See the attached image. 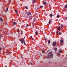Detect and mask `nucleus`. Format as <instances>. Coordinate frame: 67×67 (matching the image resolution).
<instances>
[{"label":"nucleus","instance_id":"f257e3e1","mask_svg":"<svg viewBox=\"0 0 67 67\" xmlns=\"http://www.w3.org/2000/svg\"><path fill=\"white\" fill-rule=\"evenodd\" d=\"M25 38V37H24L23 39H23H20V41L21 42V43L23 44V43L24 44V45H26V43H25V41H24V39Z\"/></svg>","mask_w":67,"mask_h":67},{"label":"nucleus","instance_id":"f03ea898","mask_svg":"<svg viewBox=\"0 0 67 67\" xmlns=\"http://www.w3.org/2000/svg\"><path fill=\"white\" fill-rule=\"evenodd\" d=\"M27 14L28 16L31 15L32 14L31 12H26L25 13V14Z\"/></svg>","mask_w":67,"mask_h":67},{"label":"nucleus","instance_id":"7ed1b4c3","mask_svg":"<svg viewBox=\"0 0 67 67\" xmlns=\"http://www.w3.org/2000/svg\"><path fill=\"white\" fill-rule=\"evenodd\" d=\"M57 43H56V42L55 41L54 42L53 44H52V45L53 46H55L56 45V44H57Z\"/></svg>","mask_w":67,"mask_h":67},{"label":"nucleus","instance_id":"20e7f679","mask_svg":"<svg viewBox=\"0 0 67 67\" xmlns=\"http://www.w3.org/2000/svg\"><path fill=\"white\" fill-rule=\"evenodd\" d=\"M49 54H51V55H50L51 56V57H53V54H52V51H51V52H50L49 53Z\"/></svg>","mask_w":67,"mask_h":67},{"label":"nucleus","instance_id":"39448f33","mask_svg":"<svg viewBox=\"0 0 67 67\" xmlns=\"http://www.w3.org/2000/svg\"><path fill=\"white\" fill-rule=\"evenodd\" d=\"M64 42V40H61L60 41V43H61V45H63V43Z\"/></svg>","mask_w":67,"mask_h":67},{"label":"nucleus","instance_id":"423d86ee","mask_svg":"<svg viewBox=\"0 0 67 67\" xmlns=\"http://www.w3.org/2000/svg\"><path fill=\"white\" fill-rule=\"evenodd\" d=\"M16 23H17L16 22H13V25H16Z\"/></svg>","mask_w":67,"mask_h":67},{"label":"nucleus","instance_id":"0eeeda50","mask_svg":"<svg viewBox=\"0 0 67 67\" xmlns=\"http://www.w3.org/2000/svg\"><path fill=\"white\" fill-rule=\"evenodd\" d=\"M35 35H38V32L37 31H36L35 32Z\"/></svg>","mask_w":67,"mask_h":67},{"label":"nucleus","instance_id":"6e6552de","mask_svg":"<svg viewBox=\"0 0 67 67\" xmlns=\"http://www.w3.org/2000/svg\"><path fill=\"white\" fill-rule=\"evenodd\" d=\"M60 29H61L60 27H58V28H57L58 30H60Z\"/></svg>","mask_w":67,"mask_h":67},{"label":"nucleus","instance_id":"1a4fd4ad","mask_svg":"<svg viewBox=\"0 0 67 67\" xmlns=\"http://www.w3.org/2000/svg\"><path fill=\"white\" fill-rule=\"evenodd\" d=\"M51 56H50V55H49L46 57V58H47L48 59Z\"/></svg>","mask_w":67,"mask_h":67},{"label":"nucleus","instance_id":"9d476101","mask_svg":"<svg viewBox=\"0 0 67 67\" xmlns=\"http://www.w3.org/2000/svg\"><path fill=\"white\" fill-rule=\"evenodd\" d=\"M32 18H33V16H30L29 17V19H32Z\"/></svg>","mask_w":67,"mask_h":67},{"label":"nucleus","instance_id":"9b49d317","mask_svg":"<svg viewBox=\"0 0 67 67\" xmlns=\"http://www.w3.org/2000/svg\"><path fill=\"white\" fill-rule=\"evenodd\" d=\"M58 34H59V35H61V34H62V33L60 32H58Z\"/></svg>","mask_w":67,"mask_h":67},{"label":"nucleus","instance_id":"f8f14e48","mask_svg":"<svg viewBox=\"0 0 67 67\" xmlns=\"http://www.w3.org/2000/svg\"><path fill=\"white\" fill-rule=\"evenodd\" d=\"M43 4H44V5H46V2H43Z\"/></svg>","mask_w":67,"mask_h":67},{"label":"nucleus","instance_id":"ddd939ff","mask_svg":"<svg viewBox=\"0 0 67 67\" xmlns=\"http://www.w3.org/2000/svg\"><path fill=\"white\" fill-rule=\"evenodd\" d=\"M9 9V8L8 7L6 9V10L5 11V12H7V11H8V9Z\"/></svg>","mask_w":67,"mask_h":67},{"label":"nucleus","instance_id":"4468645a","mask_svg":"<svg viewBox=\"0 0 67 67\" xmlns=\"http://www.w3.org/2000/svg\"><path fill=\"white\" fill-rule=\"evenodd\" d=\"M60 26L62 28L63 27V25L62 24H61Z\"/></svg>","mask_w":67,"mask_h":67},{"label":"nucleus","instance_id":"2eb2a0df","mask_svg":"<svg viewBox=\"0 0 67 67\" xmlns=\"http://www.w3.org/2000/svg\"><path fill=\"white\" fill-rule=\"evenodd\" d=\"M50 42H51V40H49L48 41V44H50Z\"/></svg>","mask_w":67,"mask_h":67},{"label":"nucleus","instance_id":"dca6fc26","mask_svg":"<svg viewBox=\"0 0 67 67\" xmlns=\"http://www.w3.org/2000/svg\"><path fill=\"white\" fill-rule=\"evenodd\" d=\"M0 20L1 21H3V19H2V18L1 17H0Z\"/></svg>","mask_w":67,"mask_h":67},{"label":"nucleus","instance_id":"f3484780","mask_svg":"<svg viewBox=\"0 0 67 67\" xmlns=\"http://www.w3.org/2000/svg\"><path fill=\"white\" fill-rule=\"evenodd\" d=\"M65 8H67V4L65 5Z\"/></svg>","mask_w":67,"mask_h":67},{"label":"nucleus","instance_id":"a211bd4d","mask_svg":"<svg viewBox=\"0 0 67 67\" xmlns=\"http://www.w3.org/2000/svg\"><path fill=\"white\" fill-rule=\"evenodd\" d=\"M15 12H16V13L17 14H18V11L17 10H15Z\"/></svg>","mask_w":67,"mask_h":67},{"label":"nucleus","instance_id":"6ab92c4d","mask_svg":"<svg viewBox=\"0 0 67 67\" xmlns=\"http://www.w3.org/2000/svg\"><path fill=\"white\" fill-rule=\"evenodd\" d=\"M50 15L51 17H52V16H53V14H50Z\"/></svg>","mask_w":67,"mask_h":67},{"label":"nucleus","instance_id":"aec40b11","mask_svg":"<svg viewBox=\"0 0 67 67\" xmlns=\"http://www.w3.org/2000/svg\"><path fill=\"white\" fill-rule=\"evenodd\" d=\"M51 20H49V22L48 23L49 24H50L51 23Z\"/></svg>","mask_w":67,"mask_h":67},{"label":"nucleus","instance_id":"412c9836","mask_svg":"<svg viewBox=\"0 0 67 67\" xmlns=\"http://www.w3.org/2000/svg\"><path fill=\"white\" fill-rule=\"evenodd\" d=\"M30 38H32V39L33 40H34V39H33V37H32V36H30Z\"/></svg>","mask_w":67,"mask_h":67},{"label":"nucleus","instance_id":"4be33fe9","mask_svg":"<svg viewBox=\"0 0 67 67\" xmlns=\"http://www.w3.org/2000/svg\"><path fill=\"white\" fill-rule=\"evenodd\" d=\"M17 32L18 33H19V29H17Z\"/></svg>","mask_w":67,"mask_h":67},{"label":"nucleus","instance_id":"5701e85b","mask_svg":"<svg viewBox=\"0 0 67 67\" xmlns=\"http://www.w3.org/2000/svg\"><path fill=\"white\" fill-rule=\"evenodd\" d=\"M24 7L25 8V9H28V8H27V6H25Z\"/></svg>","mask_w":67,"mask_h":67},{"label":"nucleus","instance_id":"b1692460","mask_svg":"<svg viewBox=\"0 0 67 67\" xmlns=\"http://www.w3.org/2000/svg\"><path fill=\"white\" fill-rule=\"evenodd\" d=\"M33 2L34 3H35V2H36V0H34Z\"/></svg>","mask_w":67,"mask_h":67},{"label":"nucleus","instance_id":"393cba45","mask_svg":"<svg viewBox=\"0 0 67 67\" xmlns=\"http://www.w3.org/2000/svg\"><path fill=\"white\" fill-rule=\"evenodd\" d=\"M54 50L55 51H57V48H54Z\"/></svg>","mask_w":67,"mask_h":67},{"label":"nucleus","instance_id":"a878e982","mask_svg":"<svg viewBox=\"0 0 67 67\" xmlns=\"http://www.w3.org/2000/svg\"><path fill=\"white\" fill-rule=\"evenodd\" d=\"M59 52L60 53H61L62 52V51H61V50H59Z\"/></svg>","mask_w":67,"mask_h":67},{"label":"nucleus","instance_id":"bb28decb","mask_svg":"<svg viewBox=\"0 0 67 67\" xmlns=\"http://www.w3.org/2000/svg\"><path fill=\"white\" fill-rule=\"evenodd\" d=\"M59 15H57V18H59Z\"/></svg>","mask_w":67,"mask_h":67},{"label":"nucleus","instance_id":"cd10ccee","mask_svg":"<svg viewBox=\"0 0 67 67\" xmlns=\"http://www.w3.org/2000/svg\"><path fill=\"white\" fill-rule=\"evenodd\" d=\"M40 8H43V6H40Z\"/></svg>","mask_w":67,"mask_h":67},{"label":"nucleus","instance_id":"c85d7f7f","mask_svg":"<svg viewBox=\"0 0 67 67\" xmlns=\"http://www.w3.org/2000/svg\"><path fill=\"white\" fill-rule=\"evenodd\" d=\"M45 52V51L44 50H43L42 52V53H44V52Z\"/></svg>","mask_w":67,"mask_h":67},{"label":"nucleus","instance_id":"c756f323","mask_svg":"<svg viewBox=\"0 0 67 67\" xmlns=\"http://www.w3.org/2000/svg\"><path fill=\"white\" fill-rule=\"evenodd\" d=\"M6 53H10V52L8 51V52H6Z\"/></svg>","mask_w":67,"mask_h":67},{"label":"nucleus","instance_id":"7c9ffc66","mask_svg":"<svg viewBox=\"0 0 67 67\" xmlns=\"http://www.w3.org/2000/svg\"><path fill=\"white\" fill-rule=\"evenodd\" d=\"M30 63L31 65H33V64H32V63L30 62Z\"/></svg>","mask_w":67,"mask_h":67},{"label":"nucleus","instance_id":"2f4dec72","mask_svg":"<svg viewBox=\"0 0 67 67\" xmlns=\"http://www.w3.org/2000/svg\"><path fill=\"white\" fill-rule=\"evenodd\" d=\"M44 40H45V41H46V40H47V39L46 38H44Z\"/></svg>","mask_w":67,"mask_h":67},{"label":"nucleus","instance_id":"473e14b6","mask_svg":"<svg viewBox=\"0 0 67 67\" xmlns=\"http://www.w3.org/2000/svg\"><path fill=\"white\" fill-rule=\"evenodd\" d=\"M27 26H29V25H28V24L26 25V27H27Z\"/></svg>","mask_w":67,"mask_h":67},{"label":"nucleus","instance_id":"72a5a7b5","mask_svg":"<svg viewBox=\"0 0 67 67\" xmlns=\"http://www.w3.org/2000/svg\"><path fill=\"white\" fill-rule=\"evenodd\" d=\"M21 34H23V31H21Z\"/></svg>","mask_w":67,"mask_h":67},{"label":"nucleus","instance_id":"f704fd0d","mask_svg":"<svg viewBox=\"0 0 67 67\" xmlns=\"http://www.w3.org/2000/svg\"><path fill=\"white\" fill-rule=\"evenodd\" d=\"M59 54H60V53H59L58 54V55H59Z\"/></svg>","mask_w":67,"mask_h":67},{"label":"nucleus","instance_id":"c9c22d12","mask_svg":"<svg viewBox=\"0 0 67 67\" xmlns=\"http://www.w3.org/2000/svg\"><path fill=\"white\" fill-rule=\"evenodd\" d=\"M1 49H2V48L1 47H0V51H1Z\"/></svg>","mask_w":67,"mask_h":67},{"label":"nucleus","instance_id":"e433bc0d","mask_svg":"<svg viewBox=\"0 0 67 67\" xmlns=\"http://www.w3.org/2000/svg\"><path fill=\"white\" fill-rule=\"evenodd\" d=\"M1 35H0V38H1Z\"/></svg>","mask_w":67,"mask_h":67},{"label":"nucleus","instance_id":"4c0bfd02","mask_svg":"<svg viewBox=\"0 0 67 67\" xmlns=\"http://www.w3.org/2000/svg\"><path fill=\"white\" fill-rule=\"evenodd\" d=\"M21 57L22 58H23V57H22V55H21Z\"/></svg>","mask_w":67,"mask_h":67},{"label":"nucleus","instance_id":"58836bf2","mask_svg":"<svg viewBox=\"0 0 67 67\" xmlns=\"http://www.w3.org/2000/svg\"><path fill=\"white\" fill-rule=\"evenodd\" d=\"M65 19H66V20H67V16L66 17Z\"/></svg>","mask_w":67,"mask_h":67},{"label":"nucleus","instance_id":"ea45409f","mask_svg":"<svg viewBox=\"0 0 67 67\" xmlns=\"http://www.w3.org/2000/svg\"><path fill=\"white\" fill-rule=\"evenodd\" d=\"M5 67H7V66H6Z\"/></svg>","mask_w":67,"mask_h":67},{"label":"nucleus","instance_id":"a19ab883","mask_svg":"<svg viewBox=\"0 0 67 67\" xmlns=\"http://www.w3.org/2000/svg\"><path fill=\"white\" fill-rule=\"evenodd\" d=\"M57 55L58 56V54H57Z\"/></svg>","mask_w":67,"mask_h":67},{"label":"nucleus","instance_id":"79ce46f5","mask_svg":"<svg viewBox=\"0 0 67 67\" xmlns=\"http://www.w3.org/2000/svg\"><path fill=\"white\" fill-rule=\"evenodd\" d=\"M35 19H34V20H35Z\"/></svg>","mask_w":67,"mask_h":67},{"label":"nucleus","instance_id":"37998d69","mask_svg":"<svg viewBox=\"0 0 67 67\" xmlns=\"http://www.w3.org/2000/svg\"><path fill=\"white\" fill-rule=\"evenodd\" d=\"M49 63H51V62H49Z\"/></svg>","mask_w":67,"mask_h":67},{"label":"nucleus","instance_id":"c03bdc74","mask_svg":"<svg viewBox=\"0 0 67 67\" xmlns=\"http://www.w3.org/2000/svg\"><path fill=\"white\" fill-rule=\"evenodd\" d=\"M50 51V50H49L48 51Z\"/></svg>","mask_w":67,"mask_h":67},{"label":"nucleus","instance_id":"a18cd8bd","mask_svg":"<svg viewBox=\"0 0 67 67\" xmlns=\"http://www.w3.org/2000/svg\"><path fill=\"white\" fill-rule=\"evenodd\" d=\"M35 20H36V19H35Z\"/></svg>","mask_w":67,"mask_h":67}]
</instances>
